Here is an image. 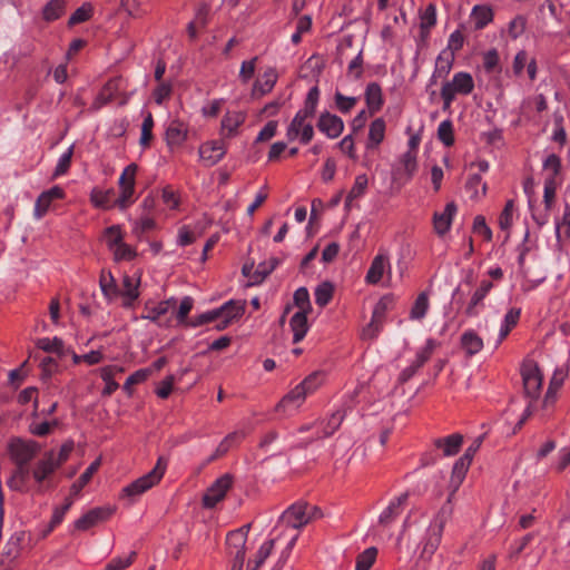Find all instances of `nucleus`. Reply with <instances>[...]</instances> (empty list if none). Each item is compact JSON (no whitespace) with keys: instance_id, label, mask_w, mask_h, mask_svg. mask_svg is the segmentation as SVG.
Here are the masks:
<instances>
[{"instance_id":"52","label":"nucleus","mask_w":570,"mask_h":570,"mask_svg":"<svg viewBox=\"0 0 570 570\" xmlns=\"http://www.w3.org/2000/svg\"><path fill=\"white\" fill-rule=\"evenodd\" d=\"M436 23V7L430 3L424 11L421 13V29L422 31H429Z\"/></svg>"},{"instance_id":"2","label":"nucleus","mask_w":570,"mask_h":570,"mask_svg":"<svg viewBox=\"0 0 570 570\" xmlns=\"http://www.w3.org/2000/svg\"><path fill=\"white\" fill-rule=\"evenodd\" d=\"M168 466V459L165 456H159L156 465L151 471H149L147 474L138 478L136 481L128 484L126 488L122 489V493L125 497H138L156 484L160 482L163 479L166 470Z\"/></svg>"},{"instance_id":"28","label":"nucleus","mask_w":570,"mask_h":570,"mask_svg":"<svg viewBox=\"0 0 570 570\" xmlns=\"http://www.w3.org/2000/svg\"><path fill=\"white\" fill-rule=\"evenodd\" d=\"M461 346L470 356L483 348V340L472 330L465 331L461 336Z\"/></svg>"},{"instance_id":"4","label":"nucleus","mask_w":570,"mask_h":570,"mask_svg":"<svg viewBox=\"0 0 570 570\" xmlns=\"http://www.w3.org/2000/svg\"><path fill=\"white\" fill-rule=\"evenodd\" d=\"M474 89V81L470 73L460 71L453 76L451 81L443 85L441 97L443 100V109L450 108L455 95H470Z\"/></svg>"},{"instance_id":"49","label":"nucleus","mask_w":570,"mask_h":570,"mask_svg":"<svg viewBox=\"0 0 570 570\" xmlns=\"http://www.w3.org/2000/svg\"><path fill=\"white\" fill-rule=\"evenodd\" d=\"M335 107L343 114L350 112L357 104L358 98L347 97L336 91L334 95Z\"/></svg>"},{"instance_id":"32","label":"nucleus","mask_w":570,"mask_h":570,"mask_svg":"<svg viewBox=\"0 0 570 570\" xmlns=\"http://www.w3.org/2000/svg\"><path fill=\"white\" fill-rule=\"evenodd\" d=\"M367 177L365 174L357 175L351 190L345 198V207L348 209L353 206L354 200L361 198L367 188Z\"/></svg>"},{"instance_id":"60","label":"nucleus","mask_w":570,"mask_h":570,"mask_svg":"<svg viewBox=\"0 0 570 570\" xmlns=\"http://www.w3.org/2000/svg\"><path fill=\"white\" fill-rule=\"evenodd\" d=\"M194 306V299L190 296H185L179 304V307L175 314L176 320L179 324H186L187 317Z\"/></svg>"},{"instance_id":"62","label":"nucleus","mask_w":570,"mask_h":570,"mask_svg":"<svg viewBox=\"0 0 570 570\" xmlns=\"http://www.w3.org/2000/svg\"><path fill=\"white\" fill-rule=\"evenodd\" d=\"M557 181L553 177H547L544 180V194H543V203L544 207L551 209L552 204L556 197Z\"/></svg>"},{"instance_id":"61","label":"nucleus","mask_w":570,"mask_h":570,"mask_svg":"<svg viewBox=\"0 0 570 570\" xmlns=\"http://www.w3.org/2000/svg\"><path fill=\"white\" fill-rule=\"evenodd\" d=\"M294 304L305 313L311 311L309 294L307 288L299 287L294 293Z\"/></svg>"},{"instance_id":"59","label":"nucleus","mask_w":570,"mask_h":570,"mask_svg":"<svg viewBox=\"0 0 570 570\" xmlns=\"http://www.w3.org/2000/svg\"><path fill=\"white\" fill-rule=\"evenodd\" d=\"M72 155H73V147L70 146L59 158L58 160V164L56 166V169L53 171V176L55 177H59L61 175H65L70 165H71V159H72Z\"/></svg>"},{"instance_id":"5","label":"nucleus","mask_w":570,"mask_h":570,"mask_svg":"<svg viewBox=\"0 0 570 570\" xmlns=\"http://www.w3.org/2000/svg\"><path fill=\"white\" fill-rule=\"evenodd\" d=\"M250 529V524H245L237 530L230 531L226 537V544L229 553L234 556L232 570H242L245 561V543Z\"/></svg>"},{"instance_id":"42","label":"nucleus","mask_w":570,"mask_h":570,"mask_svg":"<svg viewBox=\"0 0 570 570\" xmlns=\"http://www.w3.org/2000/svg\"><path fill=\"white\" fill-rule=\"evenodd\" d=\"M274 543H275V541L273 539L265 541L261 546V548H259V550H258V552L256 554L255 560L248 561L247 570H258L259 567L265 562V560L272 553V551L274 549Z\"/></svg>"},{"instance_id":"29","label":"nucleus","mask_w":570,"mask_h":570,"mask_svg":"<svg viewBox=\"0 0 570 570\" xmlns=\"http://www.w3.org/2000/svg\"><path fill=\"white\" fill-rule=\"evenodd\" d=\"M124 372L122 367L118 366H105L100 371V376L105 381L106 386L102 390V395L110 396L114 392H116L119 387L118 383L114 380L116 373Z\"/></svg>"},{"instance_id":"17","label":"nucleus","mask_w":570,"mask_h":570,"mask_svg":"<svg viewBox=\"0 0 570 570\" xmlns=\"http://www.w3.org/2000/svg\"><path fill=\"white\" fill-rule=\"evenodd\" d=\"M387 272L391 274V264L389 262V256L384 253L377 254L366 273L365 281L367 284H379L383 278V275Z\"/></svg>"},{"instance_id":"47","label":"nucleus","mask_w":570,"mask_h":570,"mask_svg":"<svg viewBox=\"0 0 570 570\" xmlns=\"http://www.w3.org/2000/svg\"><path fill=\"white\" fill-rule=\"evenodd\" d=\"M314 295L318 306H326L333 297V286L327 282L322 283L316 287Z\"/></svg>"},{"instance_id":"9","label":"nucleus","mask_w":570,"mask_h":570,"mask_svg":"<svg viewBox=\"0 0 570 570\" xmlns=\"http://www.w3.org/2000/svg\"><path fill=\"white\" fill-rule=\"evenodd\" d=\"M176 299L170 297L166 301L159 302L157 305H150L149 302L145 304V313L140 316L142 320H148L158 326L169 327L171 325V317L164 318L168 311L174 307Z\"/></svg>"},{"instance_id":"21","label":"nucleus","mask_w":570,"mask_h":570,"mask_svg":"<svg viewBox=\"0 0 570 570\" xmlns=\"http://www.w3.org/2000/svg\"><path fill=\"white\" fill-rule=\"evenodd\" d=\"M307 396L305 395L304 387L296 385L289 391L276 405L277 412L287 413L297 410Z\"/></svg>"},{"instance_id":"55","label":"nucleus","mask_w":570,"mask_h":570,"mask_svg":"<svg viewBox=\"0 0 570 570\" xmlns=\"http://www.w3.org/2000/svg\"><path fill=\"white\" fill-rule=\"evenodd\" d=\"M105 239L106 244L109 247V249H114L118 245H120L122 242V233L119 226L114 225L108 227L105 230Z\"/></svg>"},{"instance_id":"64","label":"nucleus","mask_w":570,"mask_h":570,"mask_svg":"<svg viewBox=\"0 0 570 570\" xmlns=\"http://www.w3.org/2000/svg\"><path fill=\"white\" fill-rule=\"evenodd\" d=\"M557 237L560 238L563 233L566 236L570 234V206L566 205L562 218L556 224Z\"/></svg>"},{"instance_id":"11","label":"nucleus","mask_w":570,"mask_h":570,"mask_svg":"<svg viewBox=\"0 0 570 570\" xmlns=\"http://www.w3.org/2000/svg\"><path fill=\"white\" fill-rule=\"evenodd\" d=\"M188 137V126L179 120L173 119L166 126L165 140L170 151L180 148Z\"/></svg>"},{"instance_id":"51","label":"nucleus","mask_w":570,"mask_h":570,"mask_svg":"<svg viewBox=\"0 0 570 570\" xmlns=\"http://www.w3.org/2000/svg\"><path fill=\"white\" fill-rule=\"evenodd\" d=\"M277 80V75L274 69H269L265 71L263 75V79L257 81L255 88L261 91L262 95L269 92L275 86Z\"/></svg>"},{"instance_id":"48","label":"nucleus","mask_w":570,"mask_h":570,"mask_svg":"<svg viewBox=\"0 0 570 570\" xmlns=\"http://www.w3.org/2000/svg\"><path fill=\"white\" fill-rule=\"evenodd\" d=\"M438 138L448 147L454 144L453 124L451 120H443L439 125Z\"/></svg>"},{"instance_id":"56","label":"nucleus","mask_w":570,"mask_h":570,"mask_svg":"<svg viewBox=\"0 0 570 570\" xmlns=\"http://www.w3.org/2000/svg\"><path fill=\"white\" fill-rule=\"evenodd\" d=\"M513 212L514 202L512 199H509L505 203V206L499 216V225L501 229L508 230L511 227L513 220Z\"/></svg>"},{"instance_id":"43","label":"nucleus","mask_w":570,"mask_h":570,"mask_svg":"<svg viewBox=\"0 0 570 570\" xmlns=\"http://www.w3.org/2000/svg\"><path fill=\"white\" fill-rule=\"evenodd\" d=\"M377 557V549L370 547L356 558L355 570H370Z\"/></svg>"},{"instance_id":"24","label":"nucleus","mask_w":570,"mask_h":570,"mask_svg":"<svg viewBox=\"0 0 570 570\" xmlns=\"http://www.w3.org/2000/svg\"><path fill=\"white\" fill-rule=\"evenodd\" d=\"M365 101L371 115L377 112L383 106L382 88L377 82H370L365 89Z\"/></svg>"},{"instance_id":"50","label":"nucleus","mask_w":570,"mask_h":570,"mask_svg":"<svg viewBox=\"0 0 570 570\" xmlns=\"http://www.w3.org/2000/svg\"><path fill=\"white\" fill-rule=\"evenodd\" d=\"M151 368H140L128 376L124 384V390L130 394L131 386L145 382L151 374Z\"/></svg>"},{"instance_id":"63","label":"nucleus","mask_w":570,"mask_h":570,"mask_svg":"<svg viewBox=\"0 0 570 570\" xmlns=\"http://www.w3.org/2000/svg\"><path fill=\"white\" fill-rule=\"evenodd\" d=\"M543 168L549 171V176L548 177H553L556 179V177L559 175L560 170H561V160H560V157L557 156L556 154H551L549 155L546 159H544V163H543Z\"/></svg>"},{"instance_id":"3","label":"nucleus","mask_w":570,"mask_h":570,"mask_svg":"<svg viewBox=\"0 0 570 570\" xmlns=\"http://www.w3.org/2000/svg\"><path fill=\"white\" fill-rule=\"evenodd\" d=\"M321 515V510L317 507L297 502L282 513L281 521L288 527L299 529L312 520L318 519Z\"/></svg>"},{"instance_id":"26","label":"nucleus","mask_w":570,"mask_h":570,"mask_svg":"<svg viewBox=\"0 0 570 570\" xmlns=\"http://www.w3.org/2000/svg\"><path fill=\"white\" fill-rule=\"evenodd\" d=\"M289 326L293 332V342H301L308 331L307 313L303 311L296 312L289 321Z\"/></svg>"},{"instance_id":"41","label":"nucleus","mask_w":570,"mask_h":570,"mask_svg":"<svg viewBox=\"0 0 570 570\" xmlns=\"http://www.w3.org/2000/svg\"><path fill=\"white\" fill-rule=\"evenodd\" d=\"M140 274L124 275L121 282L120 295H130V297H139Z\"/></svg>"},{"instance_id":"16","label":"nucleus","mask_w":570,"mask_h":570,"mask_svg":"<svg viewBox=\"0 0 570 570\" xmlns=\"http://www.w3.org/2000/svg\"><path fill=\"white\" fill-rule=\"evenodd\" d=\"M409 494L402 493L390 501L389 505L382 511L379 517V525L383 528L390 527L397 517L402 513L404 505L407 501Z\"/></svg>"},{"instance_id":"7","label":"nucleus","mask_w":570,"mask_h":570,"mask_svg":"<svg viewBox=\"0 0 570 570\" xmlns=\"http://www.w3.org/2000/svg\"><path fill=\"white\" fill-rule=\"evenodd\" d=\"M137 169L138 166L136 164H130L122 170L119 177L118 183L120 188V195L115 200V204H117L120 209L127 208L135 202L134 193Z\"/></svg>"},{"instance_id":"30","label":"nucleus","mask_w":570,"mask_h":570,"mask_svg":"<svg viewBox=\"0 0 570 570\" xmlns=\"http://www.w3.org/2000/svg\"><path fill=\"white\" fill-rule=\"evenodd\" d=\"M101 464V459H96L86 471L79 476V479L71 485L70 494L78 495L80 491L89 483L92 475L98 471Z\"/></svg>"},{"instance_id":"20","label":"nucleus","mask_w":570,"mask_h":570,"mask_svg":"<svg viewBox=\"0 0 570 570\" xmlns=\"http://www.w3.org/2000/svg\"><path fill=\"white\" fill-rule=\"evenodd\" d=\"M456 205L454 203L446 204L442 213L435 212L433 215V227L439 236L445 235L452 225L453 217L456 214Z\"/></svg>"},{"instance_id":"33","label":"nucleus","mask_w":570,"mask_h":570,"mask_svg":"<svg viewBox=\"0 0 570 570\" xmlns=\"http://www.w3.org/2000/svg\"><path fill=\"white\" fill-rule=\"evenodd\" d=\"M320 89L317 86L312 87L306 96V99L304 101V107L297 111V114L302 115L306 119H309L314 117L318 100H320Z\"/></svg>"},{"instance_id":"34","label":"nucleus","mask_w":570,"mask_h":570,"mask_svg":"<svg viewBox=\"0 0 570 570\" xmlns=\"http://www.w3.org/2000/svg\"><path fill=\"white\" fill-rule=\"evenodd\" d=\"M99 285L104 296L108 301H111L120 295V289L110 272L101 273Z\"/></svg>"},{"instance_id":"54","label":"nucleus","mask_w":570,"mask_h":570,"mask_svg":"<svg viewBox=\"0 0 570 570\" xmlns=\"http://www.w3.org/2000/svg\"><path fill=\"white\" fill-rule=\"evenodd\" d=\"M153 128H154V119L153 115L148 112L144 118L141 125V136H140V145L142 147H148L153 139Z\"/></svg>"},{"instance_id":"18","label":"nucleus","mask_w":570,"mask_h":570,"mask_svg":"<svg viewBox=\"0 0 570 570\" xmlns=\"http://www.w3.org/2000/svg\"><path fill=\"white\" fill-rule=\"evenodd\" d=\"M111 514H112V509H110V508H104V507L94 508V509L89 510L86 514H83L81 518H79L76 521L75 527L78 530L86 531V530L95 527L99 522L107 520Z\"/></svg>"},{"instance_id":"35","label":"nucleus","mask_w":570,"mask_h":570,"mask_svg":"<svg viewBox=\"0 0 570 570\" xmlns=\"http://www.w3.org/2000/svg\"><path fill=\"white\" fill-rule=\"evenodd\" d=\"M385 136V121L382 118L374 119L370 125L367 148L377 147Z\"/></svg>"},{"instance_id":"6","label":"nucleus","mask_w":570,"mask_h":570,"mask_svg":"<svg viewBox=\"0 0 570 570\" xmlns=\"http://www.w3.org/2000/svg\"><path fill=\"white\" fill-rule=\"evenodd\" d=\"M523 390L527 397L537 400L542 387V374L535 362L524 361L521 367Z\"/></svg>"},{"instance_id":"25","label":"nucleus","mask_w":570,"mask_h":570,"mask_svg":"<svg viewBox=\"0 0 570 570\" xmlns=\"http://www.w3.org/2000/svg\"><path fill=\"white\" fill-rule=\"evenodd\" d=\"M567 376V371L563 368H557L550 380L547 393L544 395L543 405L546 407L552 405L557 400V392L562 386L563 381Z\"/></svg>"},{"instance_id":"39","label":"nucleus","mask_w":570,"mask_h":570,"mask_svg":"<svg viewBox=\"0 0 570 570\" xmlns=\"http://www.w3.org/2000/svg\"><path fill=\"white\" fill-rule=\"evenodd\" d=\"M471 17L475 29H483L489 22L492 21L493 12L489 7L475 6L472 10Z\"/></svg>"},{"instance_id":"15","label":"nucleus","mask_w":570,"mask_h":570,"mask_svg":"<svg viewBox=\"0 0 570 570\" xmlns=\"http://www.w3.org/2000/svg\"><path fill=\"white\" fill-rule=\"evenodd\" d=\"M217 312L219 320L217 328L225 330L233 321L244 314V304L239 301L230 299L217 308Z\"/></svg>"},{"instance_id":"53","label":"nucleus","mask_w":570,"mask_h":570,"mask_svg":"<svg viewBox=\"0 0 570 570\" xmlns=\"http://www.w3.org/2000/svg\"><path fill=\"white\" fill-rule=\"evenodd\" d=\"M73 451V442L68 441L61 445L58 452L49 451L47 452L48 455H52V459L56 463V465L59 468L69 458L71 452Z\"/></svg>"},{"instance_id":"12","label":"nucleus","mask_w":570,"mask_h":570,"mask_svg":"<svg viewBox=\"0 0 570 570\" xmlns=\"http://www.w3.org/2000/svg\"><path fill=\"white\" fill-rule=\"evenodd\" d=\"M9 450L17 465H28L35 458L38 448L35 442H24L20 439H14L10 442Z\"/></svg>"},{"instance_id":"22","label":"nucleus","mask_w":570,"mask_h":570,"mask_svg":"<svg viewBox=\"0 0 570 570\" xmlns=\"http://www.w3.org/2000/svg\"><path fill=\"white\" fill-rule=\"evenodd\" d=\"M245 119L246 114L243 111H227L222 119V135L228 138L235 136Z\"/></svg>"},{"instance_id":"45","label":"nucleus","mask_w":570,"mask_h":570,"mask_svg":"<svg viewBox=\"0 0 570 570\" xmlns=\"http://www.w3.org/2000/svg\"><path fill=\"white\" fill-rule=\"evenodd\" d=\"M429 309V297L428 294L422 292L416 297L412 308H411V318L412 320H422Z\"/></svg>"},{"instance_id":"46","label":"nucleus","mask_w":570,"mask_h":570,"mask_svg":"<svg viewBox=\"0 0 570 570\" xmlns=\"http://www.w3.org/2000/svg\"><path fill=\"white\" fill-rule=\"evenodd\" d=\"M324 381V374L322 372H314L309 374L302 383H299V386L304 387L305 395H309L314 393L323 383Z\"/></svg>"},{"instance_id":"57","label":"nucleus","mask_w":570,"mask_h":570,"mask_svg":"<svg viewBox=\"0 0 570 570\" xmlns=\"http://www.w3.org/2000/svg\"><path fill=\"white\" fill-rule=\"evenodd\" d=\"M91 13H92L91 4L85 3L70 16V18L68 20V24L76 26L78 23L85 22L91 17Z\"/></svg>"},{"instance_id":"37","label":"nucleus","mask_w":570,"mask_h":570,"mask_svg":"<svg viewBox=\"0 0 570 570\" xmlns=\"http://www.w3.org/2000/svg\"><path fill=\"white\" fill-rule=\"evenodd\" d=\"M29 479L28 465H17L13 474L8 480V485L14 491H23L24 485Z\"/></svg>"},{"instance_id":"40","label":"nucleus","mask_w":570,"mask_h":570,"mask_svg":"<svg viewBox=\"0 0 570 570\" xmlns=\"http://www.w3.org/2000/svg\"><path fill=\"white\" fill-rule=\"evenodd\" d=\"M472 461L468 460L464 456H461L453 465L451 483L454 485V490H456L462 483L468 469Z\"/></svg>"},{"instance_id":"19","label":"nucleus","mask_w":570,"mask_h":570,"mask_svg":"<svg viewBox=\"0 0 570 570\" xmlns=\"http://www.w3.org/2000/svg\"><path fill=\"white\" fill-rule=\"evenodd\" d=\"M225 154L226 145L224 140H214L199 147V156L208 166L217 164Z\"/></svg>"},{"instance_id":"14","label":"nucleus","mask_w":570,"mask_h":570,"mask_svg":"<svg viewBox=\"0 0 570 570\" xmlns=\"http://www.w3.org/2000/svg\"><path fill=\"white\" fill-rule=\"evenodd\" d=\"M493 286V282L490 279H482L480 282L479 286L472 294L471 299L465 307L464 313L466 316L474 317L479 315L480 309L484 307L483 301L491 292Z\"/></svg>"},{"instance_id":"13","label":"nucleus","mask_w":570,"mask_h":570,"mask_svg":"<svg viewBox=\"0 0 570 570\" xmlns=\"http://www.w3.org/2000/svg\"><path fill=\"white\" fill-rule=\"evenodd\" d=\"M317 129L330 139L340 137L344 130V121L341 117L331 114L330 111L321 112L317 124Z\"/></svg>"},{"instance_id":"36","label":"nucleus","mask_w":570,"mask_h":570,"mask_svg":"<svg viewBox=\"0 0 570 570\" xmlns=\"http://www.w3.org/2000/svg\"><path fill=\"white\" fill-rule=\"evenodd\" d=\"M118 197H116V193L114 189L108 190H94L91 194V202L96 207L99 208H111V207H118L117 204H115V200Z\"/></svg>"},{"instance_id":"38","label":"nucleus","mask_w":570,"mask_h":570,"mask_svg":"<svg viewBox=\"0 0 570 570\" xmlns=\"http://www.w3.org/2000/svg\"><path fill=\"white\" fill-rule=\"evenodd\" d=\"M520 314V308H511L508 311L500 328L499 342H502L509 335L511 330L518 324Z\"/></svg>"},{"instance_id":"27","label":"nucleus","mask_w":570,"mask_h":570,"mask_svg":"<svg viewBox=\"0 0 570 570\" xmlns=\"http://www.w3.org/2000/svg\"><path fill=\"white\" fill-rule=\"evenodd\" d=\"M57 469L58 466L56 465L52 455H48L46 453L45 458L36 464L32 471V476L38 483H41Z\"/></svg>"},{"instance_id":"23","label":"nucleus","mask_w":570,"mask_h":570,"mask_svg":"<svg viewBox=\"0 0 570 570\" xmlns=\"http://www.w3.org/2000/svg\"><path fill=\"white\" fill-rule=\"evenodd\" d=\"M433 443L436 449L442 451L444 456H453L459 452L463 443V436L460 433H453L445 438L435 439Z\"/></svg>"},{"instance_id":"10","label":"nucleus","mask_w":570,"mask_h":570,"mask_svg":"<svg viewBox=\"0 0 570 570\" xmlns=\"http://www.w3.org/2000/svg\"><path fill=\"white\" fill-rule=\"evenodd\" d=\"M286 137L289 141L299 138L301 142L306 145L314 137L313 125L305 117L296 112L287 128Z\"/></svg>"},{"instance_id":"1","label":"nucleus","mask_w":570,"mask_h":570,"mask_svg":"<svg viewBox=\"0 0 570 570\" xmlns=\"http://www.w3.org/2000/svg\"><path fill=\"white\" fill-rule=\"evenodd\" d=\"M453 512L451 505V497L448 498L446 502L441 507L435 518L430 523L425 537L422 541V559H431L436 549L440 546L444 525L451 518Z\"/></svg>"},{"instance_id":"44","label":"nucleus","mask_w":570,"mask_h":570,"mask_svg":"<svg viewBox=\"0 0 570 570\" xmlns=\"http://www.w3.org/2000/svg\"><path fill=\"white\" fill-rule=\"evenodd\" d=\"M63 11L65 0H51L45 6L42 16L46 21H53L60 18Z\"/></svg>"},{"instance_id":"58","label":"nucleus","mask_w":570,"mask_h":570,"mask_svg":"<svg viewBox=\"0 0 570 570\" xmlns=\"http://www.w3.org/2000/svg\"><path fill=\"white\" fill-rule=\"evenodd\" d=\"M390 303V298L384 296L375 304L371 318L374 323L383 325Z\"/></svg>"},{"instance_id":"31","label":"nucleus","mask_w":570,"mask_h":570,"mask_svg":"<svg viewBox=\"0 0 570 570\" xmlns=\"http://www.w3.org/2000/svg\"><path fill=\"white\" fill-rule=\"evenodd\" d=\"M37 346L39 348H41L42 351H45V352L56 353L60 357L66 356L67 353L69 352V347H66L65 344H63V341L61 338H59V337H53V338L42 337V338H39L38 342H37Z\"/></svg>"},{"instance_id":"8","label":"nucleus","mask_w":570,"mask_h":570,"mask_svg":"<svg viewBox=\"0 0 570 570\" xmlns=\"http://www.w3.org/2000/svg\"><path fill=\"white\" fill-rule=\"evenodd\" d=\"M233 485V476L228 473L218 478L205 492L203 505L206 509H213L226 497V493Z\"/></svg>"}]
</instances>
